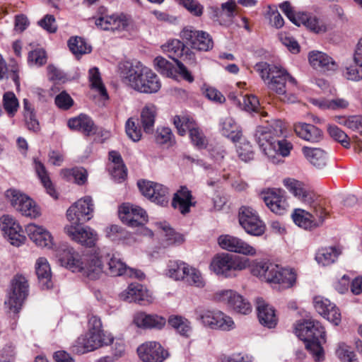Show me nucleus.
Segmentation results:
<instances>
[{"label":"nucleus","instance_id":"f257e3e1","mask_svg":"<svg viewBox=\"0 0 362 362\" xmlns=\"http://www.w3.org/2000/svg\"><path fill=\"white\" fill-rule=\"evenodd\" d=\"M61 265L73 272H81L89 279L95 280L105 274V254L100 249H94L82 259L74 248L63 245L56 253Z\"/></svg>","mask_w":362,"mask_h":362},{"label":"nucleus","instance_id":"f03ea898","mask_svg":"<svg viewBox=\"0 0 362 362\" xmlns=\"http://www.w3.org/2000/svg\"><path fill=\"white\" fill-rule=\"evenodd\" d=\"M266 122L268 124L258 127L255 134L260 149L272 160L278 155L284 157L288 156L292 148L291 144L285 139H279L285 130L283 122L279 119Z\"/></svg>","mask_w":362,"mask_h":362},{"label":"nucleus","instance_id":"7ed1b4c3","mask_svg":"<svg viewBox=\"0 0 362 362\" xmlns=\"http://www.w3.org/2000/svg\"><path fill=\"white\" fill-rule=\"evenodd\" d=\"M119 71L123 82L139 93H155L160 89L161 83L156 74L139 62L120 63Z\"/></svg>","mask_w":362,"mask_h":362},{"label":"nucleus","instance_id":"20e7f679","mask_svg":"<svg viewBox=\"0 0 362 362\" xmlns=\"http://www.w3.org/2000/svg\"><path fill=\"white\" fill-rule=\"evenodd\" d=\"M250 273L267 282L280 284L284 288L292 287L296 280V274L293 269L265 260H252Z\"/></svg>","mask_w":362,"mask_h":362},{"label":"nucleus","instance_id":"39448f33","mask_svg":"<svg viewBox=\"0 0 362 362\" xmlns=\"http://www.w3.org/2000/svg\"><path fill=\"white\" fill-rule=\"evenodd\" d=\"M296 334L305 342V348L316 362L324 360L322 344L325 342V331L321 324L313 319L305 320L296 327Z\"/></svg>","mask_w":362,"mask_h":362},{"label":"nucleus","instance_id":"423d86ee","mask_svg":"<svg viewBox=\"0 0 362 362\" xmlns=\"http://www.w3.org/2000/svg\"><path fill=\"white\" fill-rule=\"evenodd\" d=\"M255 69L269 90L284 96L281 98L282 100H286V81L294 86L296 84V79L280 66L269 64L267 62H259L255 65Z\"/></svg>","mask_w":362,"mask_h":362},{"label":"nucleus","instance_id":"0eeeda50","mask_svg":"<svg viewBox=\"0 0 362 362\" xmlns=\"http://www.w3.org/2000/svg\"><path fill=\"white\" fill-rule=\"evenodd\" d=\"M250 260L239 256H234L228 253L216 255L210 264V269L216 275L225 278L236 276V272L246 268L250 269Z\"/></svg>","mask_w":362,"mask_h":362},{"label":"nucleus","instance_id":"6e6552de","mask_svg":"<svg viewBox=\"0 0 362 362\" xmlns=\"http://www.w3.org/2000/svg\"><path fill=\"white\" fill-rule=\"evenodd\" d=\"M28 293L29 284L27 278L22 274L15 275L11 281L7 298L4 302L6 307L10 312L18 313Z\"/></svg>","mask_w":362,"mask_h":362},{"label":"nucleus","instance_id":"1a4fd4ad","mask_svg":"<svg viewBox=\"0 0 362 362\" xmlns=\"http://www.w3.org/2000/svg\"><path fill=\"white\" fill-rule=\"evenodd\" d=\"M310 211L298 209H295L292 217L294 223L304 229H313L321 226L327 216L324 208L319 201L309 205Z\"/></svg>","mask_w":362,"mask_h":362},{"label":"nucleus","instance_id":"9d476101","mask_svg":"<svg viewBox=\"0 0 362 362\" xmlns=\"http://www.w3.org/2000/svg\"><path fill=\"white\" fill-rule=\"evenodd\" d=\"M164 52L168 54L169 57L173 59L177 64V72L188 82L194 81L193 76L187 70L186 66L178 60V58L182 57L183 60L190 59L191 52L189 48L186 47L182 42L179 40H172L162 46Z\"/></svg>","mask_w":362,"mask_h":362},{"label":"nucleus","instance_id":"9b49d317","mask_svg":"<svg viewBox=\"0 0 362 362\" xmlns=\"http://www.w3.org/2000/svg\"><path fill=\"white\" fill-rule=\"evenodd\" d=\"M197 319L205 327L214 329L229 331L235 328L232 318L223 312L216 310H196Z\"/></svg>","mask_w":362,"mask_h":362},{"label":"nucleus","instance_id":"f8f14e48","mask_svg":"<svg viewBox=\"0 0 362 362\" xmlns=\"http://www.w3.org/2000/svg\"><path fill=\"white\" fill-rule=\"evenodd\" d=\"M238 221L240 226L249 235L260 236L265 232V223L257 212L250 206H243L240 208Z\"/></svg>","mask_w":362,"mask_h":362},{"label":"nucleus","instance_id":"ddd939ff","mask_svg":"<svg viewBox=\"0 0 362 362\" xmlns=\"http://www.w3.org/2000/svg\"><path fill=\"white\" fill-rule=\"evenodd\" d=\"M6 199L11 205L22 214L30 218H36L40 212L35 203L25 194L16 189H9L6 193Z\"/></svg>","mask_w":362,"mask_h":362},{"label":"nucleus","instance_id":"4468645a","mask_svg":"<svg viewBox=\"0 0 362 362\" xmlns=\"http://www.w3.org/2000/svg\"><path fill=\"white\" fill-rule=\"evenodd\" d=\"M94 204L90 197L86 196L72 204L66 211L69 225H79L90 220L93 216Z\"/></svg>","mask_w":362,"mask_h":362},{"label":"nucleus","instance_id":"2eb2a0df","mask_svg":"<svg viewBox=\"0 0 362 362\" xmlns=\"http://www.w3.org/2000/svg\"><path fill=\"white\" fill-rule=\"evenodd\" d=\"M105 274L111 276H125L131 278L142 279L144 274L137 269L128 267L124 262L115 255H105Z\"/></svg>","mask_w":362,"mask_h":362},{"label":"nucleus","instance_id":"dca6fc26","mask_svg":"<svg viewBox=\"0 0 362 362\" xmlns=\"http://www.w3.org/2000/svg\"><path fill=\"white\" fill-rule=\"evenodd\" d=\"M180 36L192 48L197 50L208 51L214 46L212 38L207 33L197 30L192 27H185L182 30Z\"/></svg>","mask_w":362,"mask_h":362},{"label":"nucleus","instance_id":"f3484780","mask_svg":"<svg viewBox=\"0 0 362 362\" xmlns=\"http://www.w3.org/2000/svg\"><path fill=\"white\" fill-rule=\"evenodd\" d=\"M114 339L111 334H100L88 332L81 336L76 341L77 351L81 354L94 351L103 346L113 343Z\"/></svg>","mask_w":362,"mask_h":362},{"label":"nucleus","instance_id":"a211bd4d","mask_svg":"<svg viewBox=\"0 0 362 362\" xmlns=\"http://www.w3.org/2000/svg\"><path fill=\"white\" fill-rule=\"evenodd\" d=\"M219 246L227 251L247 256H255L257 250L243 239L231 235H221L218 237Z\"/></svg>","mask_w":362,"mask_h":362},{"label":"nucleus","instance_id":"6ab92c4d","mask_svg":"<svg viewBox=\"0 0 362 362\" xmlns=\"http://www.w3.org/2000/svg\"><path fill=\"white\" fill-rule=\"evenodd\" d=\"M139 188L144 196L160 206H165L168 202V189L165 186L151 182H138Z\"/></svg>","mask_w":362,"mask_h":362},{"label":"nucleus","instance_id":"aec40b11","mask_svg":"<svg viewBox=\"0 0 362 362\" xmlns=\"http://www.w3.org/2000/svg\"><path fill=\"white\" fill-rule=\"evenodd\" d=\"M64 231L72 240L86 247L95 246L98 240L96 232L88 226L79 228L78 225H67Z\"/></svg>","mask_w":362,"mask_h":362},{"label":"nucleus","instance_id":"412c9836","mask_svg":"<svg viewBox=\"0 0 362 362\" xmlns=\"http://www.w3.org/2000/svg\"><path fill=\"white\" fill-rule=\"evenodd\" d=\"M95 25L104 30L121 32L127 29L130 19L124 14L105 15L94 17Z\"/></svg>","mask_w":362,"mask_h":362},{"label":"nucleus","instance_id":"4be33fe9","mask_svg":"<svg viewBox=\"0 0 362 362\" xmlns=\"http://www.w3.org/2000/svg\"><path fill=\"white\" fill-rule=\"evenodd\" d=\"M261 197L267 206L276 214H284L288 206L285 192L282 189H269L262 192Z\"/></svg>","mask_w":362,"mask_h":362},{"label":"nucleus","instance_id":"5701e85b","mask_svg":"<svg viewBox=\"0 0 362 362\" xmlns=\"http://www.w3.org/2000/svg\"><path fill=\"white\" fill-rule=\"evenodd\" d=\"M139 358L144 362H163L168 357V352L156 341H148L137 349Z\"/></svg>","mask_w":362,"mask_h":362},{"label":"nucleus","instance_id":"b1692460","mask_svg":"<svg viewBox=\"0 0 362 362\" xmlns=\"http://www.w3.org/2000/svg\"><path fill=\"white\" fill-rule=\"evenodd\" d=\"M1 226L12 245L19 246L25 242L26 238L21 226L10 215L1 216Z\"/></svg>","mask_w":362,"mask_h":362},{"label":"nucleus","instance_id":"393cba45","mask_svg":"<svg viewBox=\"0 0 362 362\" xmlns=\"http://www.w3.org/2000/svg\"><path fill=\"white\" fill-rule=\"evenodd\" d=\"M284 185L293 196L305 204L312 205L319 201L317 196L300 181L287 178L284 180Z\"/></svg>","mask_w":362,"mask_h":362},{"label":"nucleus","instance_id":"a878e982","mask_svg":"<svg viewBox=\"0 0 362 362\" xmlns=\"http://www.w3.org/2000/svg\"><path fill=\"white\" fill-rule=\"evenodd\" d=\"M314 307L316 311L334 325L341 322V313L336 305L327 298L317 296L314 298Z\"/></svg>","mask_w":362,"mask_h":362},{"label":"nucleus","instance_id":"bb28decb","mask_svg":"<svg viewBox=\"0 0 362 362\" xmlns=\"http://www.w3.org/2000/svg\"><path fill=\"white\" fill-rule=\"evenodd\" d=\"M25 231L30 239L35 243L36 245L41 247H52L54 245L53 237L44 227L35 223H30L27 225Z\"/></svg>","mask_w":362,"mask_h":362},{"label":"nucleus","instance_id":"cd10ccee","mask_svg":"<svg viewBox=\"0 0 362 362\" xmlns=\"http://www.w3.org/2000/svg\"><path fill=\"white\" fill-rule=\"evenodd\" d=\"M303 152L307 160L316 170L323 173L327 172L329 164V158L324 150L320 148L303 147Z\"/></svg>","mask_w":362,"mask_h":362},{"label":"nucleus","instance_id":"c85d7f7f","mask_svg":"<svg viewBox=\"0 0 362 362\" xmlns=\"http://www.w3.org/2000/svg\"><path fill=\"white\" fill-rule=\"evenodd\" d=\"M196 202L192 194V192L185 186L174 194L172 206L178 210L182 214L185 215L190 211V208L194 206Z\"/></svg>","mask_w":362,"mask_h":362},{"label":"nucleus","instance_id":"c756f323","mask_svg":"<svg viewBox=\"0 0 362 362\" xmlns=\"http://www.w3.org/2000/svg\"><path fill=\"white\" fill-rule=\"evenodd\" d=\"M310 65L321 71H335L338 68L336 62L326 53L312 51L308 56Z\"/></svg>","mask_w":362,"mask_h":362},{"label":"nucleus","instance_id":"7c9ffc66","mask_svg":"<svg viewBox=\"0 0 362 362\" xmlns=\"http://www.w3.org/2000/svg\"><path fill=\"white\" fill-rule=\"evenodd\" d=\"M119 296L122 300L139 303L149 301L151 298L148 291L139 284H130Z\"/></svg>","mask_w":362,"mask_h":362},{"label":"nucleus","instance_id":"2f4dec72","mask_svg":"<svg viewBox=\"0 0 362 362\" xmlns=\"http://www.w3.org/2000/svg\"><path fill=\"white\" fill-rule=\"evenodd\" d=\"M257 311L259 322L268 328L274 327L278 318L273 307L267 304L262 298L257 299Z\"/></svg>","mask_w":362,"mask_h":362},{"label":"nucleus","instance_id":"473e14b6","mask_svg":"<svg viewBox=\"0 0 362 362\" xmlns=\"http://www.w3.org/2000/svg\"><path fill=\"white\" fill-rule=\"evenodd\" d=\"M134 323L136 327L144 329H162L165 323V319L157 315H150L146 313H137L134 316Z\"/></svg>","mask_w":362,"mask_h":362},{"label":"nucleus","instance_id":"72a5a7b5","mask_svg":"<svg viewBox=\"0 0 362 362\" xmlns=\"http://www.w3.org/2000/svg\"><path fill=\"white\" fill-rule=\"evenodd\" d=\"M35 272L38 278L40 286L42 289H49L53 286L51 269L46 258L39 257L37 259L35 263Z\"/></svg>","mask_w":362,"mask_h":362},{"label":"nucleus","instance_id":"f704fd0d","mask_svg":"<svg viewBox=\"0 0 362 362\" xmlns=\"http://www.w3.org/2000/svg\"><path fill=\"white\" fill-rule=\"evenodd\" d=\"M156 117V106L152 103L145 105L141 111L140 123L146 134H152L154 132Z\"/></svg>","mask_w":362,"mask_h":362},{"label":"nucleus","instance_id":"c9c22d12","mask_svg":"<svg viewBox=\"0 0 362 362\" xmlns=\"http://www.w3.org/2000/svg\"><path fill=\"white\" fill-rule=\"evenodd\" d=\"M68 126L71 129L80 131L86 136L93 134L96 132V127L93 120L83 114L69 119Z\"/></svg>","mask_w":362,"mask_h":362},{"label":"nucleus","instance_id":"e433bc0d","mask_svg":"<svg viewBox=\"0 0 362 362\" xmlns=\"http://www.w3.org/2000/svg\"><path fill=\"white\" fill-rule=\"evenodd\" d=\"M294 131L299 137L308 141L317 142L322 138L321 130L310 124L300 122L295 124Z\"/></svg>","mask_w":362,"mask_h":362},{"label":"nucleus","instance_id":"4c0bfd02","mask_svg":"<svg viewBox=\"0 0 362 362\" xmlns=\"http://www.w3.org/2000/svg\"><path fill=\"white\" fill-rule=\"evenodd\" d=\"M301 24L315 33H322L327 31V25L323 21L315 16L298 13V21L296 25L299 26Z\"/></svg>","mask_w":362,"mask_h":362},{"label":"nucleus","instance_id":"58836bf2","mask_svg":"<svg viewBox=\"0 0 362 362\" xmlns=\"http://www.w3.org/2000/svg\"><path fill=\"white\" fill-rule=\"evenodd\" d=\"M181 282L198 288H202L206 285V280L201 271L188 264L186 272Z\"/></svg>","mask_w":362,"mask_h":362},{"label":"nucleus","instance_id":"ea45409f","mask_svg":"<svg viewBox=\"0 0 362 362\" xmlns=\"http://www.w3.org/2000/svg\"><path fill=\"white\" fill-rule=\"evenodd\" d=\"M33 165L37 177L40 180L44 187L46 189L47 193L52 197L57 198L56 191L50 180L45 165L38 158H34Z\"/></svg>","mask_w":362,"mask_h":362},{"label":"nucleus","instance_id":"a19ab883","mask_svg":"<svg viewBox=\"0 0 362 362\" xmlns=\"http://www.w3.org/2000/svg\"><path fill=\"white\" fill-rule=\"evenodd\" d=\"M340 253V250L336 247H321L315 254V260L319 264L328 266L337 260Z\"/></svg>","mask_w":362,"mask_h":362},{"label":"nucleus","instance_id":"79ce46f5","mask_svg":"<svg viewBox=\"0 0 362 362\" xmlns=\"http://www.w3.org/2000/svg\"><path fill=\"white\" fill-rule=\"evenodd\" d=\"M188 264L181 260H169L165 275L175 281H181L185 276Z\"/></svg>","mask_w":362,"mask_h":362},{"label":"nucleus","instance_id":"37998d69","mask_svg":"<svg viewBox=\"0 0 362 362\" xmlns=\"http://www.w3.org/2000/svg\"><path fill=\"white\" fill-rule=\"evenodd\" d=\"M160 235L162 238V243L165 247L180 245L184 241L183 236L176 233L166 223L160 224Z\"/></svg>","mask_w":362,"mask_h":362},{"label":"nucleus","instance_id":"c03bdc74","mask_svg":"<svg viewBox=\"0 0 362 362\" xmlns=\"http://www.w3.org/2000/svg\"><path fill=\"white\" fill-rule=\"evenodd\" d=\"M221 132L223 136L236 142L241 138V132L232 117H226L221 122Z\"/></svg>","mask_w":362,"mask_h":362},{"label":"nucleus","instance_id":"a18cd8bd","mask_svg":"<svg viewBox=\"0 0 362 362\" xmlns=\"http://www.w3.org/2000/svg\"><path fill=\"white\" fill-rule=\"evenodd\" d=\"M168 324L181 335L188 337L192 332L190 322L180 316H171L168 319Z\"/></svg>","mask_w":362,"mask_h":362},{"label":"nucleus","instance_id":"49530a36","mask_svg":"<svg viewBox=\"0 0 362 362\" xmlns=\"http://www.w3.org/2000/svg\"><path fill=\"white\" fill-rule=\"evenodd\" d=\"M68 46L70 51L76 56L78 57L90 52L91 47L80 37H72L68 41Z\"/></svg>","mask_w":362,"mask_h":362},{"label":"nucleus","instance_id":"de8ad7c7","mask_svg":"<svg viewBox=\"0 0 362 362\" xmlns=\"http://www.w3.org/2000/svg\"><path fill=\"white\" fill-rule=\"evenodd\" d=\"M313 103L322 110H339L346 108L349 103L344 98H335L332 100L320 99L314 100Z\"/></svg>","mask_w":362,"mask_h":362},{"label":"nucleus","instance_id":"09e8293b","mask_svg":"<svg viewBox=\"0 0 362 362\" xmlns=\"http://www.w3.org/2000/svg\"><path fill=\"white\" fill-rule=\"evenodd\" d=\"M173 123L180 135L183 136L187 131L191 132V129L196 127L194 121L187 115H176L173 118Z\"/></svg>","mask_w":362,"mask_h":362},{"label":"nucleus","instance_id":"8fccbe9b","mask_svg":"<svg viewBox=\"0 0 362 362\" xmlns=\"http://www.w3.org/2000/svg\"><path fill=\"white\" fill-rule=\"evenodd\" d=\"M89 81L92 88L95 89L104 99H108L106 88L102 82L98 68L93 67L89 70Z\"/></svg>","mask_w":362,"mask_h":362},{"label":"nucleus","instance_id":"3c124183","mask_svg":"<svg viewBox=\"0 0 362 362\" xmlns=\"http://www.w3.org/2000/svg\"><path fill=\"white\" fill-rule=\"evenodd\" d=\"M3 107L9 117H13L18 111V100L13 92H6L3 95Z\"/></svg>","mask_w":362,"mask_h":362},{"label":"nucleus","instance_id":"603ef678","mask_svg":"<svg viewBox=\"0 0 362 362\" xmlns=\"http://www.w3.org/2000/svg\"><path fill=\"white\" fill-rule=\"evenodd\" d=\"M243 104L241 107L247 112H255L259 113L262 117H268L267 112L259 106V102L255 95L242 96Z\"/></svg>","mask_w":362,"mask_h":362},{"label":"nucleus","instance_id":"864d4df0","mask_svg":"<svg viewBox=\"0 0 362 362\" xmlns=\"http://www.w3.org/2000/svg\"><path fill=\"white\" fill-rule=\"evenodd\" d=\"M61 173L64 177L73 180L78 185L84 184L87 180V172L82 168L62 170Z\"/></svg>","mask_w":362,"mask_h":362},{"label":"nucleus","instance_id":"5fc2aeb1","mask_svg":"<svg viewBox=\"0 0 362 362\" xmlns=\"http://www.w3.org/2000/svg\"><path fill=\"white\" fill-rule=\"evenodd\" d=\"M327 130L332 138L339 142L344 147L349 148V139L344 132L335 125H329Z\"/></svg>","mask_w":362,"mask_h":362},{"label":"nucleus","instance_id":"6e6d98bb","mask_svg":"<svg viewBox=\"0 0 362 362\" xmlns=\"http://www.w3.org/2000/svg\"><path fill=\"white\" fill-rule=\"evenodd\" d=\"M230 308L236 312L244 315H247L251 311L250 303L237 293Z\"/></svg>","mask_w":362,"mask_h":362},{"label":"nucleus","instance_id":"4d7b16f0","mask_svg":"<svg viewBox=\"0 0 362 362\" xmlns=\"http://www.w3.org/2000/svg\"><path fill=\"white\" fill-rule=\"evenodd\" d=\"M237 152L239 158L243 161H249L254 157L252 147L250 142L244 140L237 146Z\"/></svg>","mask_w":362,"mask_h":362},{"label":"nucleus","instance_id":"13d9d810","mask_svg":"<svg viewBox=\"0 0 362 362\" xmlns=\"http://www.w3.org/2000/svg\"><path fill=\"white\" fill-rule=\"evenodd\" d=\"M125 130L127 136L133 141H139L141 139V130L136 126L135 119L130 117L125 124Z\"/></svg>","mask_w":362,"mask_h":362},{"label":"nucleus","instance_id":"bf43d9fd","mask_svg":"<svg viewBox=\"0 0 362 362\" xmlns=\"http://www.w3.org/2000/svg\"><path fill=\"white\" fill-rule=\"evenodd\" d=\"M155 68L160 74L170 76L173 73V65L163 57H157L153 61Z\"/></svg>","mask_w":362,"mask_h":362},{"label":"nucleus","instance_id":"052dcab7","mask_svg":"<svg viewBox=\"0 0 362 362\" xmlns=\"http://www.w3.org/2000/svg\"><path fill=\"white\" fill-rule=\"evenodd\" d=\"M344 76L347 80L359 81L362 79V65L354 62L346 67Z\"/></svg>","mask_w":362,"mask_h":362},{"label":"nucleus","instance_id":"680f3d73","mask_svg":"<svg viewBox=\"0 0 362 362\" xmlns=\"http://www.w3.org/2000/svg\"><path fill=\"white\" fill-rule=\"evenodd\" d=\"M135 214L131 216L129 221L122 222L131 227L142 226L147 221L146 211L141 207L139 209H135Z\"/></svg>","mask_w":362,"mask_h":362},{"label":"nucleus","instance_id":"e2e57ef3","mask_svg":"<svg viewBox=\"0 0 362 362\" xmlns=\"http://www.w3.org/2000/svg\"><path fill=\"white\" fill-rule=\"evenodd\" d=\"M189 136L192 144L198 148H204L207 144V140L202 132L195 127L191 129Z\"/></svg>","mask_w":362,"mask_h":362},{"label":"nucleus","instance_id":"0e129e2a","mask_svg":"<svg viewBox=\"0 0 362 362\" xmlns=\"http://www.w3.org/2000/svg\"><path fill=\"white\" fill-rule=\"evenodd\" d=\"M235 293L236 292L232 290H222L215 293L214 298L216 300L226 303L229 307H231Z\"/></svg>","mask_w":362,"mask_h":362},{"label":"nucleus","instance_id":"69168bd1","mask_svg":"<svg viewBox=\"0 0 362 362\" xmlns=\"http://www.w3.org/2000/svg\"><path fill=\"white\" fill-rule=\"evenodd\" d=\"M139 206H134L129 204H123L119 208V216L122 221H129L131 216L135 214V209H139Z\"/></svg>","mask_w":362,"mask_h":362},{"label":"nucleus","instance_id":"338daca9","mask_svg":"<svg viewBox=\"0 0 362 362\" xmlns=\"http://www.w3.org/2000/svg\"><path fill=\"white\" fill-rule=\"evenodd\" d=\"M28 62L33 64L42 66L46 63V54L43 49H35L29 52Z\"/></svg>","mask_w":362,"mask_h":362},{"label":"nucleus","instance_id":"774afa93","mask_svg":"<svg viewBox=\"0 0 362 362\" xmlns=\"http://www.w3.org/2000/svg\"><path fill=\"white\" fill-rule=\"evenodd\" d=\"M180 3L196 16H200L203 13V6L196 0H180Z\"/></svg>","mask_w":362,"mask_h":362}]
</instances>
